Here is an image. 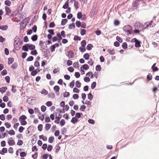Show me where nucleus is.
Listing matches in <instances>:
<instances>
[{
	"label": "nucleus",
	"instance_id": "nucleus-1",
	"mask_svg": "<svg viewBox=\"0 0 159 159\" xmlns=\"http://www.w3.org/2000/svg\"><path fill=\"white\" fill-rule=\"evenodd\" d=\"M123 29L124 31L126 32L129 31H132V28L130 25H127L124 26Z\"/></svg>",
	"mask_w": 159,
	"mask_h": 159
},
{
	"label": "nucleus",
	"instance_id": "nucleus-2",
	"mask_svg": "<svg viewBox=\"0 0 159 159\" xmlns=\"http://www.w3.org/2000/svg\"><path fill=\"white\" fill-rule=\"evenodd\" d=\"M28 45H29V44H25L22 47V50L25 52L28 51L29 50Z\"/></svg>",
	"mask_w": 159,
	"mask_h": 159
},
{
	"label": "nucleus",
	"instance_id": "nucleus-3",
	"mask_svg": "<svg viewBox=\"0 0 159 159\" xmlns=\"http://www.w3.org/2000/svg\"><path fill=\"white\" fill-rule=\"evenodd\" d=\"M5 10L6 11V15H9V14L11 13V10L10 8L7 6H6L5 7Z\"/></svg>",
	"mask_w": 159,
	"mask_h": 159
},
{
	"label": "nucleus",
	"instance_id": "nucleus-4",
	"mask_svg": "<svg viewBox=\"0 0 159 159\" xmlns=\"http://www.w3.org/2000/svg\"><path fill=\"white\" fill-rule=\"evenodd\" d=\"M14 45L15 48L17 50H19L21 48V44H18V43H14Z\"/></svg>",
	"mask_w": 159,
	"mask_h": 159
},
{
	"label": "nucleus",
	"instance_id": "nucleus-5",
	"mask_svg": "<svg viewBox=\"0 0 159 159\" xmlns=\"http://www.w3.org/2000/svg\"><path fill=\"white\" fill-rule=\"evenodd\" d=\"M7 148H2V150L0 151V154L3 155L5 153H7Z\"/></svg>",
	"mask_w": 159,
	"mask_h": 159
},
{
	"label": "nucleus",
	"instance_id": "nucleus-6",
	"mask_svg": "<svg viewBox=\"0 0 159 159\" xmlns=\"http://www.w3.org/2000/svg\"><path fill=\"white\" fill-rule=\"evenodd\" d=\"M68 55L67 56L69 58H71L73 57L74 56V53L72 50H70L68 52Z\"/></svg>",
	"mask_w": 159,
	"mask_h": 159
},
{
	"label": "nucleus",
	"instance_id": "nucleus-7",
	"mask_svg": "<svg viewBox=\"0 0 159 159\" xmlns=\"http://www.w3.org/2000/svg\"><path fill=\"white\" fill-rule=\"evenodd\" d=\"M69 0H67L66 1L65 4L63 5V8L64 9H66L68 8L69 7Z\"/></svg>",
	"mask_w": 159,
	"mask_h": 159
},
{
	"label": "nucleus",
	"instance_id": "nucleus-8",
	"mask_svg": "<svg viewBox=\"0 0 159 159\" xmlns=\"http://www.w3.org/2000/svg\"><path fill=\"white\" fill-rule=\"evenodd\" d=\"M8 28L7 25H2L0 26V29L2 30H6Z\"/></svg>",
	"mask_w": 159,
	"mask_h": 159
},
{
	"label": "nucleus",
	"instance_id": "nucleus-9",
	"mask_svg": "<svg viewBox=\"0 0 159 159\" xmlns=\"http://www.w3.org/2000/svg\"><path fill=\"white\" fill-rule=\"evenodd\" d=\"M78 121V119L75 117L72 118L71 120V122L73 124H75Z\"/></svg>",
	"mask_w": 159,
	"mask_h": 159
},
{
	"label": "nucleus",
	"instance_id": "nucleus-10",
	"mask_svg": "<svg viewBox=\"0 0 159 159\" xmlns=\"http://www.w3.org/2000/svg\"><path fill=\"white\" fill-rule=\"evenodd\" d=\"M156 65V63H154L152 66V71L153 72H155L156 71H157L158 70V68L155 66Z\"/></svg>",
	"mask_w": 159,
	"mask_h": 159
},
{
	"label": "nucleus",
	"instance_id": "nucleus-11",
	"mask_svg": "<svg viewBox=\"0 0 159 159\" xmlns=\"http://www.w3.org/2000/svg\"><path fill=\"white\" fill-rule=\"evenodd\" d=\"M31 40L33 41H35L37 40L38 36L36 34H34L32 35L31 37Z\"/></svg>",
	"mask_w": 159,
	"mask_h": 159
},
{
	"label": "nucleus",
	"instance_id": "nucleus-12",
	"mask_svg": "<svg viewBox=\"0 0 159 159\" xmlns=\"http://www.w3.org/2000/svg\"><path fill=\"white\" fill-rule=\"evenodd\" d=\"M7 89V87H2L0 88V92L2 93H3L6 91Z\"/></svg>",
	"mask_w": 159,
	"mask_h": 159
},
{
	"label": "nucleus",
	"instance_id": "nucleus-13",
	"mask_svg": "<svg viewBox=\"0 0 159 159\" xmlns=\"http://www.w3.org/2000/svg\"><path fill=\"white\" fill-rule=\"evenodd\" d=\"M29 49L31 50H35V47L34 45L32 44H29Z\"/></svg>",
	"mask_w": 159,
	"mask_h": 159
},
{
	"label": "nucleus",
	"instance_id": "nucleus-14",
	"mask_svg": "<svg viewBox=\"0 0 159 159\" xmlns=\"http://www.w3.org/2000/svg\"><path fill=\"white\" fill-rule=\"evenodd\" d=\"M140 42L138 40L135 42V46L136 48H139L141 46Z\"/></svg>",
	"mask_w": 159,
	"mask_h": 159
},
{
	"label": "nucleus",
	"instance_id": "nucleus-15",
	"mask_svg": "<svg viewBox=\"0 0 159 159\" xmlns=\"http://www.w3.org/2000/svg\"><path fill=\"white\" fill-rule=\"evenodd\" d=\"M38 117L41 121H43L44 119V115L43 114L41 115V113L40 112H39Z\"/></svg>",
	"mask_w": 159,
	"mask_h": 159
},
{
	"label": "nucleus",
	"instance_id": "nucleus-16",
	"mask_svg": "<svg viewBox=\"0 0 159 159\" xmlns=\"http://www.w3.org/2000/svg\"><path fill=\"white\" fill-rule=\"evenodd\" d=\"M90 56L88 53L84 54L83 56L85 60H88L89 59Z\"/></svg>",
	"mask_w": 159,
	"mask_h": 159
},
{
	"label": "nucleus",
	"instance_id": "nucleus-17",
	"mask_svg": "<svg viewBox=\"0 0 159 159\" xmlns=\"http://www.w3.org/2000/svg\"><path fill=\"white\" fill-rule=\"evenodd\" d=\"M39 139H42L44 141H47V138L46 137L44 136L43 134L39 135Z\"/></svg>",
	"mask_w": 159,
	"mask_h": 159
},
{
	"label": "nucleus",
	"instance_id": "nucleus-18",
	"mask_svg": "<svg viewBox=\"0 0 159 159\" xmlns=\"http://www.w3.org/2000/svg\"><path fill=\"white\" fill-rule=\"evenodd\" d=\"M86 41L85 40H83L81 42V47L85 48V46L86 45Z\"/></svg>",
	"mask_w": 159,
	"mask_h": 159
},
{
	"label": "nucleus",
	"instance_id": "nucleus-19",
	"mask_svg": "<svg viewBox=\"0 0 159 159\" xmlns=\"http://www.w3.org/2000/svg\"><path fill=\"white\" fill-rule=\"evenodd\" d=\"M114 50L113 49L112 50H111L110 49H108L107 50V52H108L111 55H113L115 54L114 52Z\"/></svg>",
	"mask_w": 159,
	"mask_h": 159
},
{
	"label": "nucleus",
	"instance_id": "nucleus-20",
	"mask_svg": "<svg viewBox=\"0 0 159 159\" xmlns=\"http://www.w3.org/2000/svg\"><path fill=\"white\" fill-rule=\"evenodd\" d=\"M153 22L152 20H151L150 22L148 23V24H147L146 25V27L145 28H148L149 26L150 27H153V25L152 24V23Z\"/></svg>",
	"mask_w": 159,
	"mask_h": 159
},
{
	"label": "nucleus",
	"instance_id": "nucleus-21",
	"mask_svg": "<svg viewBox=\"0 0 159 159\" xmlns=\"http://www.w3.org/2000/svg\"><path fill=\"white\" fill-rule=\"evenodd\" d=\"M93 47V45L92 44H89L87 45L86 47V49L87 50L90 51L92 49Z\"/></svg>",
	"mask_w": 159,
	"mask_h": 159
},
{
	"label": "nucleus",
	"instance_id": "nucleus-22",
	"mask_svg": "<svg viewBox=\"0 0 159 159\" xmlns=\"http://www.w3.org/2000/svg\"><path fill=\"white\" fill-rule=\"evenodd\" d=\"M27 119V117L24 115H22L19 118V120H24Z\"/></svg>",
	"mask_w": 159,
	"mask_h": 159
},
{
	"label": "nucleus",
	"instance_id": "nucleus-23",
	"mask_svg": "<svg viewBox=\"0 0 159 159\" xmlns=\"http://www.w3.org/2000/svg\"><path fill=\"white\" fill-rule=\"evenodd\" d=\"M14 61V59L13 58H8V64L10 65L12 64Z\"/></svg>",
	"mask_w": 159,
	"mask_h": 159
},
{
	"label": "nucleus",
	"instance_id": "nucleus-24",
	"mask_svg": "<svg viewBox=\"0 0 159 159\" xmlns=\"http://www.w3.org/2000/svg\"><path fill=\"white\" fill-rule=\"evenodd\" d=\"M8 144L10 146H11L12 145H14L15 144V142L13 140H9L8 142Z\"/></svg>",
	"mask_w": 159,
	"mask_h": 159
},
{
	"label": "nucleus",
	"instance_id": "nucleus-25",
	"mask_svg": "<svg viewBox=\"0 0 159 159\" xmlns=\"http://www.w3.org/2000/svg\"><path fill=\"white\" fill-rule=\"evenodd\" d=\"M67 22V20L66 19H62L61 21V25H64Z\"/></svg>",
	"mask_w": 159,
	"mask_h": 159
},
{
	"label": "nucleus",
	"instance_id": "nucleus-26",
	"mask_svg": "<svg viewBox=\"0 0 159 159\" xmlns=\"http://www.w3.org/2000/svg\"><path fill=\"white\" fill-rule=\"evenodd\" d=\"M51 126V125L50 124H46L45 125V130L46 131H48L50 128Z\"/></svg>",
	"mask_w": 159,
	"mask_h": 159
},
{
	"label": "nucleus",
	"instance_id": "nucleus-27",
	"mask_svg": "<svg viewBox=\"0 0 159 159\" xmlns=\"http://www.w3.org/2000/svg\"><path fill=\"white\" fill-rule=\"evenodd\" d=\"M83 15L81 12H79L77 14V18L78 19H81L82 18Z\"/></svg>",
	"mask_w": 159,
	"mask_h": 159
},
{
	"label": "nucleus",
	"instance_id": "nucleus-28",
	"mask_svg": "<svg viewBox=\"0 0 159 159\" xmlns=\"http://www.w3.org/2000/svg\"><path fill=\"white\" fill-rule=\"evenodd\" d=\"M83 67V69L84 70H87L89 68V66L87 64H84L82 65L81 66Z\"/></svg>",
	"mask_w": 159,
	"mask_h": 159
},
{
	"label": "nucleus",
	"instance_id": "nucleus-29",
	"mask_svg": "<svg viewBox=\"0 0 159 159\" xmlns=\"http://www.w3.org/2000/svg\"><path fill=\"white\" fill-rule=\"evenodd\" d=\"M81 39V38L80 37L77 35H75L74 38V40L75 41H80Z\"/></svg>",
	"mask_w": 159,
	"mask_h": 159
},
{
	"label": "nucleus",
	"instance_id": "nucleus-30",
	"mask_svg": "<svg viewBox=\"0 0 159 159\" xmlns=\"http://www.w3.org/2000/svg\"><path fill=\"white\" fill-rule=\"evenodd\" d=\"M75 28V24L74 23H72L69 25L68 28L70 29H74Z\"/></svg>",
	"mask_w": 159,
	"mask_h": 159
},
{
	"label": "nucleus",
	"instance_id": "nucleus-31",
	"mask_svg": "<svg viewBox=\"0 0 159 159\" xmlns=\"http://www.w3.org/2000/svg\"><path fill=\"white\" fill-rule=\"evenodd\" d=\"M81 83L79 81H77L75 82V86L77 88H79L80 87Z\"/></svg>",
	"mask_w": 159,
	"mask_h": 159
},
{
	"label": "nucleus",
	"instance_id": "nucleus-32",
	"mask_svg": "<svg viewBox=\"0 0 159 159\" xmlns=\"http://www.w3.org/2000/svg\"><path fill=\"white\" fill-rule=\"evenodd\" d=\"M88 99L91 101L93 98V96L91 93H89L88 94Z\"/></svg>",
	"mask_w": 159,
	"mask_h": 159
},
{
	"label": "nucleus",
	"instance_id": "nucleus-33",
	"mask_svg": "<svg viewBox=\"0 0 159 159\" xmlns=\"http://www.w3.org/2000/svg\"><path fill=\"white\" fill-rule=\"evenodd\" d=\"M30 54L32 55L36 56L38 54V53L36 50H34L31 52Z\"/></svg>",
	"mask_w": 159,
	"mask_h": 159
},
{
	"label": "nucleus",
	"instance_id": "nucleus-34",
	"mask_svg": "<svg viewBox=\"0 0 159 159\" xmlns=\"http://www.w3.org/2000/svg\"><path fill=\"white\" fill-rule=\"evenodd\" d=\"M96 85V83L95 82H93L92 83L91 85V88L92 89H94L95 88Z\"/></svg>",
	"mask_w": 159,
	"mask_h": 159
},
{
	"label": "nucleus",
	"instance_id": "nucleus-35",
	"mask_svg": "<svg viewBox=\"0 0 159 159\" xmlns=\"http://www.w3.org/2000/svg\"><path fill=\"white\" fill-rule=\"evenodd\" d=\"M54 139V138L53 137L51 136L48 139V142L49 143H52L53 142Z\"/></svg>",
	"mask_w": 159,
	"mask_h": 159
},
{
	"label": "nucleus",
	"instance_id": "nucleus-36",
	"mask_svg": "<svg viewBox=\"0 0 159 159\" xmlns=\"http://www.w3.org/2000/svg\"><path fill=\"white\" fill-rule=\"evenodd\" d=\"M61 118V117H59L58 116H56L55 117V120L54 121V122L55 123L57 124H58L59 123V121L60 120V119Z\"/></svg>",
	"mask_w": 159,
	"mask_h": 159
},
{
	"label": "nucleus",
	"instance_id": "nucleus-37",
	"mask_svg": "<svg viewBox=\"0 0 159 159\" xmlns=\"http://www.w3.org/2000/svg\"><path fill=\"white\" fill-rule=\"evenodd\" d=\"M5 4L7 6H10L11 5V2L9 0H6L5 2Z\"/></svg>",
	"mask_w": 159,
	"mask_h": 159
},
{
	"label": "nucleus",
	"instance_id": "nucleus-38",
	"mask_svg": "<svg viewBox=\"0 0 159 159\" xmlns=\"http://www.w3.org/2000/svg\"><path fill=\"white\" fill-rule=\"evenodd\" d=\"M74 6L75 8L76 9H77L79 7L78 2L76 1H75L74 2Z\"/></svg>",
	"mask_w": 159,
	"mask_h": 159
},
{
	"label": "nucleus",
	"instance_id": "nucleus-39",
	"mask_svg": "<svg viewBox=\"0 0 159 159\" xmlns=\"http://www.w3.org/2000/svg\"><path fill=\"white\" fill-rule=\"evenodd\" d=\"M41 93V94H43L45 95H47L48 93V91L45 89H43Z\"/></svg>",
	"mask_w": 159,
	"mask_h": 159
},
{
	"label": "nucleus",
	"instance_id": "nucleus-40",
	"mask_svg": "<svg viewBox=\"0 0 159 159\" xmlns=\"http://www.w3.org/2000/svg\"><path fill=\"white\" fill-rule=\"evenodd\" d=\"M88 122L89 123L92 125H93L95 123V121L92 119H89L88 120Z\"/></svg>",
	"mask_w": 159,
	"mask_h": 159
},
{
	"label": "nucleus",
	"instance_id": "nucleus-41",
	"mask_svg": "<svg viewBox=\"0 0 159 159\" xmlns=\"http://www.w3.org/2000/svg\"><path fill=\"white\" fill-rule=\"evenodd\" d=\"M20 39L19 37L16 36L14 39V43H19Z\"/></svg>",
	"mask_w": 159,
	"mask_h": 159
},
{
	"label": "nucleus",
	"instance_id": "nucleus-42",
	"mask_svg": "<svg viewBox=\"0 0 159 159\" xmlns=\"http://www.w3.org/2000/svg\"><path fill=\"white\" fill-rule=\"evenodd\" d=\"M101 70V66L100 65H98L96 66V70L98 71H100Z\"/></svg>",
	"mask_w": 159,
	"mask_h": 159
},
{
	"label": "nucleus",
	"instance_id": "nucleus-43",
	"mask_svg": "<svg viewBox=\"0 0 159 159\" xmlns=\"http://www.w3.org/2000/svg\"><path fill=\"white\" fill-rule=\"evenodd\" d=\"M53 89L55 91L58 92L59 91L60 89V87L58 85H56L55 86H54L53 88Z\"/></svg>",
	"mask_w": 159,
	"mask_h": 159
},
{
	"label": "nucleus",
	"instance_id": "nucleus-44",
	"mask_svg": "<svg viewBox=\"0 0 159 159\" xmlns=\"http://www.w3.org/2000/svg\"><path fill=\"white\" fill-rule=\"evenodd\" d=\"M122 48L124 49H126L127 48V44L125 42H124L122 43Z\"/></svg>",
	"mask_w": 159,
	"mask_h": 159
},
{
	"label": "nucleus",
	"instance_id": "nucleus-45",
	"mask_svg": "<svg viewBox=\"0 0 159 159\" xmlns=\"http://www.w3.org/2000/svg\"><path fill=\"white\" fill-rule=\"evenodd\" d=\"M75 85V81L74 80H72L70 83V87L71 88H73L74 86Z\"/></svg>",
	"mask_w": 159,
	"mask_h": 159
},
{
	"label": "nucleus",
	"instance_id": "nucleus-46",
	"mask_svg": "<svg viewBox=\"0 0 159 159\" xmlns=\"http://www.w3.org/2000/svg\"><path fill=\"white\" fill-rule=\"evenodd\" d=\"M18 65L17 63H14L11 66L12 68L14 69H16L17 68Z\"/></svg>",
	"mask_w": 159,
	"mask_h": 159
},
{
	"label": "nucleus",
	"instance_id": "nucleus-47",
	"mask_svg": "<svg viewBox=\"0 0 159 159\" xmlns=\"http://www.w3.org/2000/svg\"><path fill=\"white\" fill-rule=\"evenodd\" d=\"M38 73V72L37 71L34 70L31 71V75L33 76L35 75Z\"/></svg>",
	"mask_w": 159,
	"mask_h": 159
},
{
	"label": "nucleus",
	"instance_id": "nucleus-48",
	"mask_svg": "<svg viewBox=\"0 0 159 159\" xmlns=\"http://www.w3.org/2000/svg\"><path fill=\"white\" fill-rule=\"evenodd\" d=\"M86 107L84 105H81L80 107V110L81 111H84L86 109Z\"/></svg>",
	"mask_w": 159,
	"mask_h": 159
},
{
	"label": "nucleus",
	"instance_id": "nucleus-49",
	"mask_svg": "<svg viewBox=\"0 0 159 159\" xmlns=\"http://www.w3.org/2000/svg\"><path fill=\"white\" fill-rule=\"evenodd\" d=\"M86 31L84 29H82L80 31V34L81 35L83 36L86 34Z\"/></svg>",
	"mask_w": 159,
	"mask_h": 159
},
{
	"label": "nucleus",
	"instance_id": "nucleus-50",
	"mask_svg": "<svg viewBox=\"0 0 159 159\" xmlns=\"http://www.w3.org/2000/svg\"><path fill=\"white\" fill-rule=\"evenodd\" d=\"M43 129V125L42 124H39L38 126V130L39 131H42Z\"/></svg>",
	"mask_w": 159,
	"mask_h": 159
},
{
	"label": "nucleus",
	"instance_id": "nucleus-51",
	"mask_svg": "<svg viewBox=\"0 0 159 159\" xmlns=\"http://www.w3.org/2000/svg\"><path fill=\"white\" fill-rule=\"evenodd\" d=\"M48 32L52 35H54L55 34V33L54 32V30L52 29H49L48 30Z\"/></svg>",
	"mask_w": 159,
	"mask_h": 159
},
{
	"label": "nucleus",
	"instance_id": "nucleus-52",
	"mask_svg": "<svg viewBox=\"0 0 159 159\" xmlns=\"http://www.w3.org/2000/svg\"><path fill=\"white\" fill-rule=\"evenodd\" d=\"M72 98L75 100L79 98V95L77 94H74L73 95Z\"/></svg>",
	"mask_w": 159,
	"mask_h": 159
},
{
	"label": "nucleus",
	"instance_id": "nucleus-53",
	"mask_svg": "<svg viewBox=\"0 0 159 159\" xmlns=\"http://www.w3.org/2000/svg\"><path fill=\"white\" fill-rule=\"evenodd\" d=\"M20 155L21 157H23L26 156V153L25 152H21L20 153Z\"/></svg>",
	"mask_w": 159,
	"mask_h": 159
},
{
	"label": "nucleus",
	"instance_id": "nucleus-54",
	"mask_svg": "<svg viewBox=\"0 0 159 159\" xmlns=\"http://www.w3.org/2000/svg\"><path fill=\"white\" fill-rule=\"evenodd\" d=\"M116 39L118 42L120 43H122L123 41V40L122 38H120L119 36H117L116 37Z\"/></svg>",
	"mask_w": 159,
	"mask_h": 159
},
{
	"label": "nucleus",
	"instance_id": "nucleus-55",
	"mask_svg": "<svg viewBox=\"0 0 159 159\" xmlns=\"http://www.w3.org/2000/svg\"><path fill=\"white\" fill-rule=\"evenodd\" d=\"M82 113L79 112H77L75 114V117L78 118H80L81 117V114Z\"/></svg>",
	"mask_w": 159,
	"mask_h": 159
},
{
	"label": "nucleus",
	"instance_id": "nucleus-56",
	"mask_svg": "<svg viewBox=\"0 0 159 159\" xmlns=\"http://www.w3.org/2000/svg\"><path fill=\"white\" fill-rule=\"evenodd\" d=\"M41 109L42 112H45L46 110V107L45 106L43 105L41 107Z\"/></svg>",
	"mask_w": 159,
	"mask_h": 159
},
{
	"label": "nucleus",
	"instance_id": "nucleus-57",
	"mask_svg": "<svg viewBox=\"0 0 159 159\" xmlns=\"http://www.w3.org/2000/svg\"><path fill=\"white\" fill-rule=\"evenodd\" d=\"M55 26V24L53 22H51L49 25V27L51 28H52Z\"/></svg>",
	"mask_w": 159,
	"mask_h": 159
},
{
	"label": "nucleus",
	"instance_id": "nucleus-58",
	"mask_svg": "<svg viewBox=\"0 0 159 159\" xmlns=\"http://www.w3.org/2000/svg\"><path fill=\"white\" fill-rule=\"evenodd\" d=\"M20 122L21 125H26L27 124L26 121L25 120H19Z\"/></svg>",
	"mask_w": 159,
	"mask_h": 159
},
{
	"label": "nucleus",
	"instance_id": "nucleus-59",
	"mask_svg": "<svg viewBox=\"0 0 159 159\" xmlns=\"http://www.w3.org/2000/svg\"><path fill=\"white\" fill-rule=\"evenodd\" d=\"M46 104L48 107H50L52 105V102L51 101H48L46 103Z\"/></svg>",
	"mask_w": 159,
	"mask_h": 159
},
{
	"label": "nucleus",
	"instance_id": "nucleus-60",
	"mask_svg": "<svg viewBox=\"0 0 159 159\" xmlns=\"http://www.w3.org/2000/svg\"><path fill=\"white\" fill-rule=\"evenodd\" d=\"M88 63L91 66H92L93 64V61L91 58H90Z\"/></svg>",
	"mask_w": 159,
	"mask_h": 159
},
{
	"label": "nucleus",
	"instance_id": "nucleus-61",
	"mask_svg": "<svg viewBox=\"0 0 159 159\" xmlns=\"http://www.w3.org/2000/svg\"><path fill=\"white\" fill-rule=\"evenodd\" d=\"M73 92L74 93H79L80 92V90L77 88L75 87L73 88Z\"/></svg>",
	"mask_w": 159,
	"mask_h": 159
},
{
	"label": "nucleus",
	"instance_id": "nucleus-62",
	"mask_svg": "<svg viewBox=\"0 0 159 159\" xmlns=\"http://www.w3.org/2000/svg\"><path fill=\"white\" fill-rule=\"evenodd\" d=\"M79 64L78 62H75L73 64V66L75 68H77L79 66Z\"/></svg>",
	"mask_w": 159,
	"mask_h": 159
},
{
	"label": "nucleus",
	"instance_id": "nucleus-63",
	"mask_svg": "<svg viewBox=\"0 0 159 159\" xmlns=\"http://www.w3.org/2000/svg\"><path fill=\"white\" fill-rule=\"evenodd\" d=\"M48 96L49 98H54L55 97V94L53 93H50L48 94Z\"/></svg>",
	"mask_w": 159,
	"mask_h": 159
},
{
	"label": "nucleus",
	"instance_id": "nucleus-64",
	"mask_svg": "<svg viewBox=\"0 0 159 159\" xmlns=\"http://www.w3.org/2000/svg\"><path fill=\"white\" fill-rule=\"evenodd\" d=\"M34 59V57H33L32 56H30L29 57L27 58V61H33Z\"/></svg>",
	"mask_w": 159,
	"mask_h": 159
}]
</instances>
